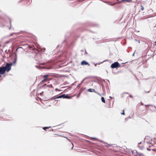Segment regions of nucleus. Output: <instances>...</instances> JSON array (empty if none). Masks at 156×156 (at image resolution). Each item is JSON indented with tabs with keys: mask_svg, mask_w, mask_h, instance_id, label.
<instances>
[{
	"mask_svg": "<svg viewBox=\"0 0 156 156\" xmlns=\"http://www.w3.org/2000/svg\"><path fill=\"white\" fill-rule=\"evenodd\" d=\"M151 150L153 151H155L156 152V149H152Z\"/></svg>",
	"mask_w": 156,
	"mask_h": 156,
	"instance_id": "nucleus-14",
	"label": "nucleus"
},
{
	"mask_svg": "<svg viewBox=\"0 0 156 156\" xmlns=\"http://www.w3.org/2000/svg\"><path fill=\"white\" fill-rule=\"evenodd\" d=\"M123 1H125L126 2H130L132 0H121Z\"/></svg>",
	"mask_w": 156,
	"mask_h": 156,
	"instance_id": "nucleus-10",
	"label": "nucleus"
},
{
	"mask_svg": "<svg viewBox=\"0 0 156 156\" xmlns=\"http://www.w3.org/2000/svg\"><path fill=\"white\" fill-rule=\"evenodd\" d=\"M121 114L122 115H125V113L124 112V110H123V112L122 113H121Z\"/></svg>",
	"mask_w": 156,
	"mask_h": 156,
	"instance_id": "nucleus-13",
	"label": "nucleus"
},
{
	"mask_svg": "<svg viewBox=\"0 0 156 156\" xmlns=\"http://www.w3.org/2000/svg\"><path fill=\"white\" fill-rule=\"evenodd\" d=\"M43 87H44L46 89H49L50 88H53V86L51 84L49 85H46V84H44L43 86Z\"/></svg>",
	"mask_w": 156,
	"mask_h": 156,
	"instance_id": "nucleus-5",
	"label": "nucleus"
},
{
	"mask_svg": "<svg viewBox=\"0 0 156 156\" xmlns=\"http://www.w3.org/2000/svg\"><path fill=\"white\" fill-rule=\"evenodd\" d=\"M49 75H44L43 76L44 78V79L41 81L42 83H44L46 82L48 79V77L49 76Z\"/></svg>",
	"mask_w": 156,
	"mask_h": 156,
	"instance_id": "nucleus-4",
	"label": "nucleus"
},
{
	"mask_svg": "<svg viewBox=\"0 0 156 156\" xmlns=\"http://www.w3.org/2000/svg\"><path fill=\"white\" fill-rule=\"evenodd\" d=\"M72 148H71V149H72L73 148V144L72 143Z\"/></svg>",
	"mask_w": 156,
	"mask_h": 156,
	"instance_id": "nucleus-16",
	"label": "nucleus"
},
{
	"mask_svg": "<svg viewBox=\"0 0 156 156\" xmlns=\"http://www.w3.org/2000/svg\"><path fill=\"white\" fill-rule=\"evenodd\" d=\"M81 64L82 65H88V66H90V64L88 62H86L84 60L83 61L81 62Z\"/></svg>",
	"mask_w": 156,
	"mask_h": 156,
	"instance_id": "nucleus-6",
	"label": "nucleus"
},
{
	"mask_svg": "<svg viewBox=\"0 0 156 156\" xmlns=\"http://www.w3.org/2000/svg\"><path fill=\"white\" fill-rule=\"evenodd\" d=\"M55 135H58V136H62V137H65L69 141V140L68 138L67 137H65V136H61V135H59V134H55Z\"/></svg>",
	"mask_w": 156,
	"mask_h": 156,
	"instance_id": "nucleus-11",
	"label": "nucleus"
},
{
	"mask_svg": "<svg viewBox=\"0 0 156 156\" xmlns=\"http://www.w3.org/2000/svg\"><path fill=\"white\" fill-rule=\"evenodd\" d=\"M88 91L90 92H94L95 93H97V94H98V95L101 96V95L100 94H99L96 91H95L94 90V89H89L88 90Z\"/></svg>",
	"mask_w": 156,
	"mask_h": 156,
	"instance_id": "nucleus-7",
	"label": "nucleus"
},
{
	"mask_svg": "<svg viewBox=\"0 0 156 156\" xmlns=\"http://www.w3.org/2000/svg\"><path fill=\"white\" fill-rule=\"evenodd\" d=\"M141 10L142 11H143L144 10V7L142 5H141Z\"/></svg>",
	"mask_w": 156,
	"mask_h": 156,
	"instance_id": "nucleus-12",
	"label": "nucleus"
},
{
	"mask_svg": "<svg viewBox=\"0 0 156 156\" xmlns=\"http://www.w3.org/2000/svg\"><path fill=\"white\" fill-rule=\"evenodd\" d=\"M51 127H44L43 128V129L44 130H46L47 129H48L49 128H50Z\"/></svg>",
	"mask_w": 156,
	"mask_h": 156,
	"instance_id": "nucleus-9",
	"label": "nucleus"
},
{
	"mask_svg": "<svg viewBox=\"0 0 156 156\" xmlns=\"http://www.w3.org/2000/svg\"><path fill=\"white\" fill-rule=\"evenodd\" d=\"M129 97H131V98H132V96L131 95H129Z\"/></svg>",
	"mask_w": 156,
	"mask_h": 156,
	"instance_id": "nucleus-19",
	"label": "nucleus"
},
{
	"mask_svg": "<svg viewBox=\"0 0 156 156\" xmlns=\"http://www.w3.org/2000/svg\"><path fill=\"white\" fill-rule=\"evenodd\" d=\"M50 131H53V129H51V130H50Z\"/></svg>",
	"mask_w": 156,
	"mask_h": 156,
	"instance_id": "nucleus-20",
	"label": "nucleus"
},
{
	"mask_svg": "<svg viewBox=\"0 0 156 156\" xmlns=\"http://www.w3.org/2000/svg\"><path fill=\"white\" fill-rule=\"evenodd\" d=\"M120 65L118 62H115L111 65V67L112 68L114 69L116 68L120 67Z\"/></svg>",
	"mask_w": 156,
	"mask_h": 156,
	"instance_id": "nucleus-2",
	"label": "nucleus"
},
{
	"mask_svg": "<svg viewBox=\"0 0 156 156\" xmlns=\"http://www.w3.org/2000/svg\"><path fill=\"white\" fill-rule=\"evenodd\" d=\"M29 48H32V49H33V48H32V47L31 46H29Z\"/></svg>",
	"mask_w": 156,
	"mask_h": 156,
	"instance_id": "nucleus-15",
	"label": "nucleus"
},
{
	"mask_svg": "<svg viewBox=\"0 0 156 156\" xmlns=\"http://www.w3.org/2000/svg\"><path fill=\"white\" fill-rule=\"evenodd\" d=\"M149 92V91H148V92H147V93H148V92Z\"/></svg>",
	"mask_w": 156,
	"mask_h": 156,
	"instance_id": "nucleus-22",
	"label": "nucleus"
},
{
	"mask_svg": "<svg viewBox=\"0 0 156 156\" xmlns=\"http://www.w3.org/2000/svg\"><path fill=\"white\" fill-rule=\"evenodd\" d=\"M147 149L148 151H151V149H149L148 148H147Z\"/></svg>",
	"mask_w": 156,
	"mask_h": 156,
	"instance_id": "nucleus-18",
	"label": "nucleus"
},
{
	"mask_svg": "<svg viewBox=\"0 0 156 156\" xmlns=\"http://www.w3.org/2000/svg\"><path fill=\"white\" fill-rule=\"evenodd\" d=\"M43 93V91H42L41 93H40V94L41 95H42Z\"/></svg>",
	"mask_w": 156,
	"mask_h": 156,
	"instance_id": "nucleus-17",
	"label": "nucleus"
},
{
	"mask_svg": "<svg viewBox=\"0 0 156 156\" xmlns=\"http://www.w3.org/2000/svg\"><path fill=\"white\" fill-rule=\"evenodd\" d=\"M70 98V97L68 95H66L65 94H63L61 95H60V96H59L58 97H55V98L54 99H55L56 98Z\"/></svg>",
	"mask_w": 156,
	"mask_h": 156,
	"instance_id": "nucleus-3",
	"label": "nucleus"
},
{
	"mask_svg": "<svg viewBox=\"0 0 156 156\" xmlns=\"http://www.w3.org/2000/svg\"><path fill=\"white\" fill-rule=\"evenodd\" d=\"M12 64L11 63H7L5 66L0 67V74H4L5 71L9 72L11 69Z\"/></svg>",
	"mask_w": 156,
	"mask_h": 156,
	"instance_id": "nucleus-1",
	"label": "nucleus"
},
{
	"mask_svg": "<svg viewBox=\"0 0 156 156\" xmlns=\"http://www.w3.org/2000/svg\"><path fill=\"white\" fill-rule=\"evenodd\" d=\"M155 44L156 45V41L155 42Z\"/></svg>",
	"mask_w": 156,
	"mask_h": 156,
	"instance_id": "nucleus-21",
	"label": "nucleus"
},
{
	"mask_svg": "<svg viewBox=\"0 0 156 156\" xmlns=\"http://www.w3.org/2000/svg\"><path fill=\"white\" fill-rule=\"evenodd\" d=\"M101 101H102L104 103H105V99H104V98L103 97H102L101 98Z\"/></svg>",
	"mask_w": 156,
	"mask_h": 156,
	"instance_id": "nucleus-8",
	"label": "nucleus"
}]
</instances>
